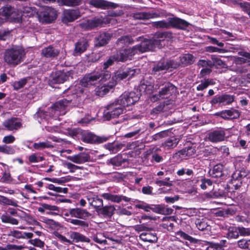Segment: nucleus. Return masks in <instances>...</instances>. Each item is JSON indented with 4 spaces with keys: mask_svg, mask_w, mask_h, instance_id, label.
Returning <instances> with one entry per match:
<instances>
[{
    "mask_svg": "<svg viewBox=\"0 0 250 250\" xmlns=\"http://www.w3.org/2000/svg\"><path fill=\"white\" fill-rule=\"evenodd\" d=\"M115 208L114 205H108L101 207L97 212L99 214L105 218H111L115 213Z\"/></svg>",
    "mask_w": 250,
    "mask_h": 250,
    "instance_id": "nucleus-21",
    "label": "nucleus"
},
{
    "mask_svg": "<svg viewBox=\"0 0 250 250\" xmlns=\"http://www.w3.org/2000/svg\"><path fill=\"white\" fill-rule=\"evenodd\" d=\"M72 101L69 98L63 99L56 102L53 105V108L56 111H61L67 106Z\"/></svg>",
    "mask_w": 250,
    "mask_h": 250,
    "instance_id": "nucleus-31",
    "label": "nucleus"
},
{
    "mask_svg": "<svg viewBox=\"0 0 250 250\" xmlns=\"http://www.w3.org/2000/svg\"><path fill=\"white\" fill-rule=\"evenodd\" d=\"M33 147L36 150H42L45 148H52L54 146L50 142L46 140L44 142H39L34 143Z\"/></svg>",
    "mask_w": 250,
    "mask_h": 250,
    "instance_id": "nucleus-32",
    "label": "nucleus"
},
{
    "mask_svg": "<svg viewBox=\"0 0 250 250\" xmlns=\"http://www.w3.org/2000/svg\"><path fill=\"white\" fill-rule=\"evenodd\" d=\"M196 152L195 148L193 147H187L179 151L175 154V156H179L181 158H188L193 156Z\"/></svg>",
    "mask_w": 250,
    "mask_h": 250,
    "instance_id": "nucleus-26",
    "label": "nucleus"
},
{
    "mask_svg": "<svg viewBox=\"0 0 250 250\" xmlns=\"http://www.w3.org/2000/svg\"><path fill=\"white\" fill-rule=\"evenodd\" d=\"M68 159L73 163L82 164L90 161V157L88 154L82 152L76 155L69 156L68 157Z\"/></svg>",
    "mask_w": 250,
    "mask_h": 250,
    "instance_id": "nucleus-20",
    "label": "nucleus"
},
{
    "mask_svg": "<svg viewBox=\"0 0 250 250\" xmlns=\"http://www.w3.org/2000/svg\"><path fill=\"white\" fill-rule=\"evenodd\" d=\"M159 83L160 90L158 94L153 95L151 98L152 101L168 98L176 91V87L169 82H160Z\"/></svg>",
    "mask_w": 250,
    "mask_h": 250,
    "instance_id": "nucleus-7",
    "label": "nucleus"
},
{
    "mask_svg": "<svg viewBox=\"0 0 250 250\" xmlns=\"http://www.w3.org/2000/svg\"><path fill=\"white\" fill-rule=\"evenodd\" d=\"M210 175L213 178L221 177L223 175V166L222 164H217L214 166Z\"/></svg>",
    "mask_w": 250,
    "mask_h": 250,
    "instance_id": "nucleus-37",
    "label": "nucleus"
},
{
    "mask_svg": "<svg viewBox=\"0 0 250 250\" xmlns=\"http://www.w3.org/2000/svg\"><path fill=\"white\" fill-rule=\"evenodd\" d=\"M200 245L205 250H221V244H218L217 243H213L208 241H202Z\"/></svg>",
    "mask_w": 250,
    "mask_h": 250,
    "instance_id": "nucleus-30",
    "label": "nucleus"
},
{
    "mask_svg": "<svg viewBox=\"0 0 250 250\" xmlns=\"http://www.w3.org/2000/svg\"><path fill=\"white\" fill-rule=\"evenodd\" d=\"M132 17L135 20H145L154 19L163 16L162 12L154 11L137 12L132 14Z\"/></svg>",
    "mask_w": 250,
    "mask_h": 250,
    "instance_id": "nucleus-11",
    "label": "nucleus"
},
{
    "mask_svg": "<svg viewBox=\"0 0 250 250\" xmlns=\"http://www.w3.org/2000/svg\"><path fill=\"white\" fill-rule=\"evenodd\" d=\"M67 222L78 227L82 228H87L88 226L87 222L83 220L77 219H68Z\"/></svg>",
    "mask_w": 250,
    "mask_h": 250,
    "instance_id": "nucleus-47",
    "label": "nucleus"
},
{
    "mask_svg": "<svg viewBox=\"0 0 250 250\" xmlns=\"http://www.w3.org/2000/svg\"><path fill=\"white\" fill-rule=\"evenodd\" d=\"M171 66V63L168 62H159L153 68V71L158 72L164 70H167Z\"/></svg>",
    "mask_w": 250,
    "mask_h": 250,
    "instance_id": "nucleus-36",
    "label": "nucleus"
},
{
    "mask_svg": "<svg viewBox=\"0 0 250 250\" xmlns=\"http://www.w3.org/2000/svg\"><path fill=\"white\" fill-rule=\"evenodd\" d=\"M133 40L129 36H122L119 38L116 42L117 44L119 46H124L133 43Z\"/></svg>",
    "mask_w": 250,
    "mask_h": 250,
    "instance_id": "nucleus-40",
    "label": "nucleus"
},
{
    "mask_svg": "<svg viewBox=\"0 0 250 250\" xmlns=\"http://www.w3.org/2000/svg\"><path fill=\"white\" fill-rule=\"evenodd\" d=\"M46 210L59 212V208L57 206L47 204H42L41 207L38 208V211L42 213L45 212Z\"/></svg>",
    "mask_w": 250,
    "mask_h": 250,
    "instance_id": "nucleus-43",
    "label": "nucleus"
},
{
    "mask_svg": "<svg viewBox=\"0 0 250 250\" xmlns=\"http://www.w3.org/2000/svg\"><path fill=\"white\" fill-rule=\"evenodd\" d=\"M122 200L128 202L130 201V199L124 195L113 194L111 202L119 203Z\"/></svg>",
    "mask_w": 250,
    "mask_h": 250,
    "instance_id": "nucleus-54",
    "label": "nucleus"
},
{
    "mask_svg": "<svg viewBox=\"0 0 250 250\" xmlns=\"http://www.w3.org/2000/svg\"><path fill=\"white\" fill-rule=\"evenodd\" d=\"M235 213V210L232 208H229L219 211L217 214L218 216L224 217H228L229 215H233Z\"/></svg>",
    "mask_w": 250,
    "mask_h": 250,
    "instance_id": "nucleus-53",
    "label": "nucleus"
},
{
    "mask_svg": "<svg viewBox=\"0 0 250 250\" xmlns=\"http://www.w3.org/2000/svg\"><path fill=\"white\" fill-rule=\"evenodd\" d=\"M180 139L175 136H172L167 138L162 144V146L166 150L171 149L175 148L178 144Z\"/></svg>",
    "mask_w": 250,
    "mask_h": 250,
    "instance_id": "nucleus-25",
    "label": "nucleus"
},
{
    "mask_svg": "<svg viewBox=\"0 0 250 250\" xmlns=\"http://www.w3.org/2000/svg\"><path fill=\"white\" fill-rule=\"evenodd\" d=\"M122 146L123 145L121 144H117L114 143H107L104 145V147L112 154L116 153L122 148Z\"/></svg>",
    "mask_w": 250,
    "mask_h": 250,
    "instance_id": "nucleus-41",
    "label": "nucleus"
},
{
    "mask_svg": "<svg viewBox=\"0 0 250 250\" xmlns=\"http://www.w3.org/2000/svg\"><path fill=\"white\" fill-rule=\"evenodd\" d=\"M82 140L87 143H102L108 140L104 136H98L90 132L84 133L82 135Z\"/></svg>",
    "mask_w": 250,
    "mask_h": 250,
    "instance_id": "nucleus-15",
    "label": "nucleus"
},
{
    "mask_svg": "<svg viewBox=\"0 0 250 250\" xmlns=\"http://www.w3.org/2000/svg\"><path fill=\"white\" fill-rule=\"evenodd\" d=\"M28 78H23L12 83L14 89L18 90L22 88L27 83Z\"/></svg>",
    "mask_w": 250,
    "mask_h": 250,
    "instance_id": "nucleus-49",
    "label": "nucleus"
},
{
    "mask_svg": "<svg viewBox=\"0 0 250 250\" xmlns=\"http://www.w3.org/2000/svg\"><path fill=\"white\" fill-rule=\"evenodd\" d=\"M139 99L138 95L135 92L124 93L116 101L106 106L104 112V119L110 120L118 117L124 112L125 106L135 104Z\"/></svg>",
    "mask_w": 250,
    "mask_h": 250,
    "instance_id": "nucleus-1",
    "label": "nucleus"
},
{
    "mask_svg": "<svg viewBox=\"0 0 250 250\" xmlns=\"http://www.w3.org/2000/svg\"><path fill=\"white\" fill-rule=\"evenodd\" d=\"M28 242L31 245L40 248H42L44 245V243L38 238L31 239L29 240Z\"/></svg>",
    "mask_w": 250,
    "mask_h": 250,
    "instance_id": "nucleus-62",
    "label": "nucleus"
},
{
    "mask_svg": "<svg viewBox=\"0 0 250 250\" xmlns=\"http://www.w3.org/2000/svg\"><path fill=\"white\" fill-rule=\"evenodd\" d=\"M93 240L99 244L107 245V242L106 238H108L105 236L104 233H97L92 237Z\"/></svg>",
    "mask_w": 250,
    "mask_h": 250,
    "instance_id": "nucleus-39",
    "label": "nucleus"
},
{
    "mask_svg": "<svg viewBox=\"0 0 250 250\" xmlns=\"http://www.w3.org/2000/svg\"><path fill=\"white\" fill-rule=\"evenodd\" d=\"M10 35V31L8 29H2L0 30V40L5 41Z\"/></svg>",
    "mask_w": 250,
    "mask_h": 250,
    "instance_id": "nucleus-64",
    "label": "nucleus"
},
{
    "mask_svg": "<svg viewBox=\"0 0 250 250\" xmlns=\"http://www.w3.org/2000/svg\"><path fill=\"white\" fill-rule=\"evenodd\" d=\"M69 213L72 217L83 220H87L91 215V213L86 209L81 208H70Z\"/></svg>",
    "mask_w": 250,
    "mask_h": 250,
    "instance_id": "nucleus-13",
    "label": "nucleus"
},
{
    "mask_svg": "<svg viewBox=\"0 0 250 250\" xmlns=\"http://www.w3.org/2000/svg\"><path fill=\"white\" fill-rule=\"evenodd\" d=\"M169 27H172L177 29L185 30L189 25V23L177 17L169 18Z\"/></svg>",
    "mask_w": 250,
    "mask_h": 250,
    "instance_id": "nucleus-18",
    "label": "nucleus"
},
{
    "mask_svg": "<svg viewBox=\"0 0 250 250\" xmlns=\"http://www.w3.org/2000/svg\"><path fill=\"white\" fill-rule=\"evenodd\" d=\"M197 65L199 67H203V68L213 67L214 66V63H212V62L210 61L200 60L197 62Z\"/></svg>",
    "mask_w": 250,
    "mask_h": 250,
    "instance_id": "nucleus-57",
    "label": "nucleus"
},
{
    "mask_svg": "<svg viewBox=\"0 0 250 250\" xmlns=\"http://www.w3.org/2000/svg\"><path fill=\"white\" fill-rule=\"evenodd\" d=\"M226 133L222 129H218L208 133V139L212 143H218L225 139Z\"/></svg>",
    "mask_w": 250,
    "mask_h": 250,
    "instance_id": "nucleus-16",
    "label": "nucleus"
},
{
    "mask_svg": "<svg viewBox=\"0 0 250 250\" xmlns=\"http://www.w3.org/2000/svg\"><path fill=\"white\" fill-rule=\"evenodd\" d=\"M46 113L42 110H39L34 115L35 118H36L40 123H41L42 119L46 118Z\"/></svg>",
    "mask_w": 250,
    "mask_h": 250,
    "instance_id": "nucleus-63",
    "label": "nucleus"
},
{
    "mask_svg": "<svg viewBox=\"0 0 250 250\" xmlns=\"http://www.w3.org/2000/svg\"><path fill=\"white\" fill-rule=\"evenodd\" d=\"M155 184L159 187L166 186L167 187H170L172 186V182L170 181V178H166L164 180H157L155 181Z\"/></svg>",
    "mask_w": 250,
    "mask_h": 250,
    "instance_id": "nucleus-55",
    "label": "nucleus"
},
{
    "mask_svg": "<svg viewBox=\"0 0 250 250\" xmlns=\"http://www.w3.org/2000/svg\"><path fill=\"white\" fill-rule=\"evenodd\" d=\"M235 96L229 94L216 95L212 99V104H218L220 105H227L231 104L234 100Z\"/></svg>",
    "mask_w": 250,
    "mask_h": 250,
    "instance_id": "nucleus-10",
    "label": "nucleus"
},
{
    "mask_svg": "<svg viewBox=\"0 0 250 250\" xmlns=\"http://www.w3.org/2000/svg\"><path fill=\"white\" fill-rule=\"evenodd\" d=\"M227 237L229 239H237L239 236L238 233V227H230L229 229L227 234Z\"/></svg>",
    "mask_w": 250,
    "mask_h": 250,
    "instance_id": "nucleus-51",
    "label": "nucleus"
},
{
    "mask_svg": "<svg viewBox=\"0 0 250 250\" xmlns=\"http://www.w3.org/2000/svg\"><path fill=\"white\" fill-rule=\"evenodd\" d=\"M247 175V172L245 170L236 171L233 175L232 178L243 181Z\"/></svg>",
    "mask_w": 250,
    "mask_h": 250,
    "instance_id": "nucleus-59",
    "label": "nucleus"
},
{
    "mask_svg": "<svg viewBox=\"0 0 250 250\" xmlns=\"http://www.w3.org/2000/svg\"><path fill=\"white\" fill-rule=\"evenodd\" d=\"M55 237L61 243L64 245H72L74 242H86L89 243L90 240L89 238L84 235L76 231H70L69 233V236L70 239H67L65 236L62 235L57 231L54 232Z\"/></svg>",
    "mask_w": 250,
    "mask_h": 250,
    "instance_id": "nucleus-5",
    "label": "nucleus"
},
{
    "mask_svg": "<svg viewBox=\"0 0 250 250\" xmlns=\"http://www.w3.org/2000/svg\"><path fill=\"white\" fill-rule=\"evenodd\" d=\"M151 25L153 27L156 28L168 29L169 28V18L168 19L167 21L165 20H162L152 22L151 23Z\"/></svg>",
    "mask_w": 250,
    "mask_h": 250,
    "instance_id": "nucleus-48",
    "label": "nucleus"
},
{
    "mask_svg": "<svg viewBox=\"0 0 250 250\" xmlns=\"http://www.w3.org/2000/svg\"><path fill=\"white\" fill-rule=\"evenodd\" d=\"M73 72L71 71H58L54 72L49 80V84L52 87H55L54 84L62 83L72 78Z\"/></svg>",
    "mask_w": 250,
    "mask_h": 250,
    "instance_id": "nucleus-8",
    "label": "nucleus"
},
{
    "mask_svg": "<svg viewBox=\"0 0 250 250\" xmlns=\"http://www.w3.org/2000/svg\"><path fill=\"white\" fill-rule=\"evenodd\" d=\"M81 0H58L62 5L75 6L78 5Z\"/></svg>",
    "mask_w": 250,
    "mask_h": 250,
    "instance_id": "nucleus-60",
    "label": "nucleus"
},
{
    "mask_svg": "<svg viewBox=\"0 0 250 250\" xmlns=\"http://www.w3.org/2000/svg\"><path fill=\"white\" fill-rule=\"evenodd\" d=\"M154 211L159 214L170 215L172 213L173 210L171 208L163 205H158L155 207Z\"/></svg>",
    "mask_w": 250,
    "mask_h": 250,
    "instance_id": "nucleus-42",
    "label": "nucleus"
},
{
    "mask_svg": "<svg viewBox=\"0 0 250 250\" xmlns=\"http://www.w3.org/2000/svg\"><path fill=\"white\" fill-rule=\"evenodd\" d=\"M13 8L11 6L7 5L0 9V23L8 20Z\"/></svg>",
    "mask_w": 250,
    "mask_h": 250,
    "instance_id": "nucleus-28",
    "label": "nucleus"
},
{
    "mask_svg": "<svg viewBox=\"0 0 250 250\" xmlns=\"http://www.w3.org/2000/svg\"><path fill=\"white\" fill-rule=\"evenodd\" d=\"M136 54L133 47L122 49L114 54V58L116 62H125L131 60L132 57Z\"/></svg>",
    "mask_w": 250,
    "mask_h": 250,
    "instance_id": "nucleus-9",
    "label": "nucleus"
},
{
    "mask_svg": "<svg viewBox=\"0 0 250 250\" xmlns=\"http://www.w3.org/2000/svg\"><path fill=\"white\" fill-rule=\"evenodd\" d=\"M3 125L9 130H17L21 126V124L17 118H11L6 120Z\"/></svg>",
    "mask_w": 250,
    "mask_h": 250,
    "instance_id": "nucleus-23",
    "label": "nucleus"
},
{
    "mask_svg": "<svg viewBox=\"0 0 250 250\" xmlns=\"http://www.w3.org/2000/svg\"><path fill=\"white\" fill-rule=\"evenodd\" d=\"M64 15L65 19L69 22L74 21L80 16L79 11L75 10L66 11Z\"/></svg>",
    "mask_w": 250,
    "mask_h": 250,
    "instance_id": "nucleus-35",
    "label": "nucleus"
},
{
    "mask_svg": "<svg viewBox=\"0 0 250 250\" xmlns=\"http://www.w3.org/2000/svg\"><path fill=\"white\" fill-rule=\"evenodd\" d=\"M0 218L1 222L3 223L10 224L13 225H17L19 224V221L18 219L11 217L7 213L2 214L0 216Z\"/></svg>",
    "mask_w": 250,
    "mask_h": 250,
    "instance_id": "nucleus-34",
    "label": "nucleus"
},
{
    "mask_svg": "<svg viewBox=\"0 0 250 250\" xmlns=\"http://www.w3.org/2000/svg\"><path fill=\"white\" fill-rule=\"evenodd\" d=\"M107 165H111L114 166H120L122 164L121 156L118 155L106 161Z\"/></svg>",
    "mask_w": 250,
    "mask_h": 250,
    "instance_id": "nucleus-50",
    "label": "nucleus"
},
{
    "mask_svg": "<svg viewBox=\"0 0 250 250\" xmlns=\"http://www.w3.org/2000/svg\"><path fill=\"white\" fill-rule=\"evenodd\" d=\"M238 233H239V235L243 237L249 236L250 235V228L238 227Z\"/></svg>",
    "mask_w": 250,
    "mask_h": 250,
    "instance_id": "nucleus-61",
    "label": "nucleus"
},
{
    "mask_svg": "<svg viewBox=\"0 0 250 250\" xmlns=\"http://www.w3.org/2000/svg\"><path fill=\"white\" fill-rule=\"evenodd\" d=\"M111 75L109 71L98 69L92 73L86 75L80 82L82 86L89 87L97 83L99 80L105 81L110 78Z\"/></svg>",
    "mask_w": 250,
    "mask_h": 250,
    "instance_id": "nucleus-4",
    "label": "nucleus"
},
{
    "mask_svg": "<svg viewBox=\"0 0 250 250\" xmlns=\"http://www.w3.org/2000/svg\"><path fill=\"white\" fill-rule=\"evenodd\" d=\"M168 131L165 130L163 131L157 133L153 136H151L150 138V140L148 141V142H152L153 141H156L161 138H164L168 136Z\"/></svg>",
    "mask_w": 250,
    "mask_h": 250,
    "instance_id": "nucleus-52",
    "label": "nucleus"
},
{
    "mask_svg": "<svg viewBox=\"0 0 250 250\" xmlns=\"http://www.w3.org/2000/svg\"><path fill=\"white\" fill-rule=\"evenodd\" d=\"M135 73V70L129 68H125L123 69L118 70L112 78L113 82L111 83L108 85L104 86L101 87L102 91L107 93L109 91V88L111 89L115 86L117 82H119L125 78H130L132 77Z\"/></svg>",
    "mask_w": 250,
    "mask_h": 250,
    "instance_id": "nucleus-6",
    "label": "nucleus"
},
{
    "mask_svg": "<svg viewBox=\"0 0 250 250\" xmlns=\"http://www.w3.org/2000/svg\"><path fill=\"white\" fill-rule=\"evenodd\" d=\"M11 15L9 17L8 21L11 22H19L22 17V14L21 12L16 10L13 8Z\"/></svg>",
    "mask_w": 250,
    "mask_h": 250,
    "instance_id": "nucleus-44",
    "label": "nucleus"
},
{
    "mask_svg": "<svg viewBox=\"0 0 250 250\" xmlns=\"http://www.w3.org/2000/svg\"><path fill=\"white\" fill-rule=\"evenodd\" d=\"M219 115L224 119H237L239 118L240 113L237 110L231 109L222 111Z\"/></svg>",
    "mask_w": 250,
    "mask_h": 250,
    "instance_id": "nucleus-27",
    "label": "nucleus"
},
{
    "mask_svg": "<svg viewBox=\"0 0 250 250\" xmlns=\"http://www.w3.org/2000/svg\"><path fill=\"white\" fill-rule=\"evenodd\" d=\"M105 22L102 18H95L91 20H88L80 24L81 28L89 30L102 26Z\"/></svg>",
    "mask_w": 250,
    "mask_h": 250,
    "instance_id": "nucleus-14",
    "label": "nucleus"
},
{
    "mask_svg": "<svg viewBox=\"0 0 250 250\" xmlns=\"http://www.w3.org/2000/svg\"><path fill=\"white\" fill-rule=\"evenodd\" d=\"M85 198L90 206H92L96 210L98 211V209L103 206V201L97 195L92 193H89L85 196Z\"/></svg>",
    "mask_w": 250,
    "mask_h": 250,
    "instance_id": "nucleus-17",
    "label": "nucleus"
},
{
    "mask_svg": "<svg viewBox=\"0 0 250 250\" xmlns=\"http://www.w3.org/2000/svg\"><path fill=\"white\" fill-rule=\"evenodd\" d=\"M195 61L194 57L190 54H184L180 57V62L184 65L191 64Z\"/></svg>",
    "mask_w": 250,
    "mask_h": 250,
    "instance_id": "nucleus-38",
    "label": "nucleus"
},
{
    "mask_svg": "<svg viewBox=\"0 0 250 250\" xmlns=\"http://www.w3.org/2000/svg\"><path fill=\"white\" fill-rule=\"evenodd\" d=\"M88 46V42L84 39L78 42L75 45V53L81 54L85 51Z\"/></svg>",
    "mask_w": 250,
    "mask_h": 250,
    "instance_id": "nucleus-33",
    "label": "nucleus"
},
{
    "mask_svg": "<svg viewBox=\"0 0 250 250\" xmlns=\"http://www.w3.org/2000/svg\"><path fill=\"white\" fill-rule=\"evenodd\" d=\"M57 16L56 11L54 9L48 8L40 15V17L42 22L50 23L56 19Z\"/></svg>",
    "mask_w": 250,
    "mask_h": 250,
    "instance_id": "nucleus-19",
    "label": "nucleus"
},
{
    "mask_svg": "<svg viewBox=\"0 0 250 250\" xmlns=\"http://www.w3.org/2000/svg\"><path fill=\"white\" fill-rule=\"evenodd\" d=\"M25 57L24 48L21 46H13L6 49L3 53V60L7 65L15 67L23 62Z\"/></svg>",
    "mask_w": 250,
    "mask_h": 250,
    "instance_id": "nucleus-3",
    "label": "nucleus"
},
{
    "mask_svg": "<svg viewBox=\"0 0 250 250\" xmlns=\"http://www.w3.org/2000/svg\"><path fill=\"white\" fill-rule=\"evenodd\" d=\"M89 4L99 8L107 9L116 8L119 6V4L108 1L105 0H89Z\"/></svg>",
    "mask_w": 250,
    "mask_h": 250,
    "instance_id": "nucleus-12",
    "label": "nucleus"
},
{
    "mask_svg": "<svg viewBox=\"0 0 250 250\" xmlns=\"http://www.w3.org/2000/svg\"><path fill=\"white\" fill-rule=\"evenodd\" d=\"M0 204L3 205H9L15 207H18L17 201L9 199L2 195H0Z\"/></svg>",
    "mask_w": 250,
    "mask_h": 250,
    "instance_id": "nucleus-45",
    "label": "nucleus"
},
{
    "mask_svg": "<svg viewBox=\"0 0 250 250\" xmlns=\"http://www.w3.org/2000/svg\"><path fill=\"white\" fill-rule=\"evenodd\" d=\"M146 129L144 127H139L134 131L127 133L125 135V137L126 138H137L141 134L145 132Z\"/></svg>",
    "mask_w": 250,
    "mask_h": 250,
    "instance_id": "nucleus-46",
    "label": "nucleus"
},
{
    "mask_svg": "<svg viewBox=\"0 0 250 250\" xmlns=\"http://www.w3.org/2000/svg\"><path fill=\"white\" fill-rule=\"evenodd\" d=\"M60 51L52 46H49L43 48L42 50V54L45 58H54L58 56Z\"/></svg>",
    "mask_w": 250,
    "mask_h": 250,
    "instance_id": "nucleus-24",
    "label": "nucleus"
},
{
    "mask_svg": "<svg viewBox=\"0 0 250 250\" xmlns=\"http://www.w3.org/2000/svg\"><path fill=\"white\" fill-rule=\"evenodd\" d=\"M195 224L198 229L200 230H204L207 229L208 227V225L206 222V220L204 219H197L195 221Z\"/></svg>",
    "mask_w": 250,
    "mask_h": 250,
    "instance_id": "nucleus-58",
    "label": "nucleus"
},
{
    "mask_svg": "<svg viewBox=\"0 0 250 250\" xmlns=\"http://www.w3.org/2000/svg\"><path fill=\"white\" fill-rule=\"evenodd\" d=\"M110 33L104 32L100 34L98 37L95 38V44L97 47H101L105 45L111 39Z\"/></svg>",
    "mask_w": 250,
    "mask_h": 250,
    "instance_id": "nucleus-22",
    "label": "nucleus"
},
{
    "mask_svg": "<svg viewBox=\"0 0 250 250\" xmlns=\"http://www.w3.org/2000/svg\"><path fill=\"white\" fill-rule=\"evenodd\" d=\"M176 235L185 240L189 241L191 243H195L196 242V240L195 239L182 231H177L176 232Z\"/></svg>",
    "mask_w": 250,
    "mask_h": 250,
    "instance_id": "nucleus-56",
    "label": "nucleus"
},
{
    "mask_svg": "<svg viewBox=\"0 0 250 250\" xmlns=\"http://www.w3.org/2000/svg\"><path fill=\"white\" fill-rule=\"evenodd\" d=\"M140 237L143 241L150 243L156 242L158 239L156 233L151 232L150 231L142 233L140 235Z\"/></svg>",
    "mask_w": 250,
    "mask_h": 250,
    "instance_id": "nucleus-29",
    "label": "nucleus"
},
{
    "mask_svg": "<svg viewBox=\"0 0 250 250\" xmlns=\"http://www.w3.org/2000/svg\"><path fill=\"white\" fill-rule=\"evenodd\" d=\"M167 35L166 32L158 33L155 35V38L156 39L145 40L139 44L133 46L136 54L148 51H154L156 48H162L165 44V39Z\"/></svg>",
    "mask_w": 250,
    "mask_h": 250,
    "instance_id": "nucleus-2",
    "label": "nucleus"
}]
</instances>
